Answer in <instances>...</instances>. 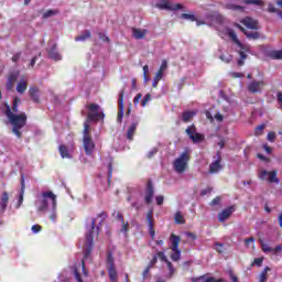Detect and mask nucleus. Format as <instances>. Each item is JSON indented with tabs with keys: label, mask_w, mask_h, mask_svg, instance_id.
<instances>
[{
	"label": "nucleus",
	"mask_w": 282,
	"mask_h": 282,
	"mask_svg": "<svg viewBox=\"0 0 282 282\" xmlns=\"http://www.w3.org/2000/svg\"><path fill=\"white\" fill-rule=\"evenodd\" d=\"M181 19H184L185 21H196V25H204L208 22H199L196 18L195 14L193 13H182ZM209 25H214L216 30L218 31V34L220 39H230L232 43H235L238 46V53H239V58H238V65L241 67L245 63V61L248 58V54H250V46L249 45H243L241 41H239V37H237V33L235 30L228 28L226 24V19H224L219 13H214L209 17Z\"/></svg>",
	"instance_id": "f257e3e1"
},
{
	"label": "nucleus",
	"mask_w": 282,
	"mask_h": 282,
	"mask_svg": "<svg viewBox=\"0 0 282 282\" xmlns=\"http://www.w3.org/2000/svg\"><path fill=\"white\" fill-rule=\"evenodd\" d=\"M34 204L37 215H46L50 221L56 224V219H58V203L55 194L52 192H42L36 195Z\"/></svg>",
	"instance_id": "f03ea898"
},
{
	"label": "nucleus",
	"mask_w": 282,
	"mask_h": 282,
	"mask_svg": "<svg viewBox=\"0 0 282 282\" xmlns=\"http://www.w3.org/2000/svg\"><path fill=\"white\" fill-rule=\"evenodd\" d=\"M19 102H21V99L15 97L12 108H10L8 104H3L1 107V111L7 116L9 123L12 126V133H14L17 138L23 135L21 130L25 127V122H28V116H25L24 112L17 113L19 111Z\"/></svg>",
	"instance_id": "7ed1b4c3"
},
{
	"label": "nucleus",
	"mask_w": 282,
	"mask_h": 282,
	"mask_svg": "<svg viewBox=\"0 0 282 282\" xmlns=\"http://www.w3.org/2000/svg\"><path fill=\"white\" fill-rule=\"evenodd\" d=\"M86 230L87 231L84 245V259L82 260V265L84 276H89V273L87 272V269H85V265H87V259H89V256L91 254V248H94V239L98 237V227H96V218H87Z\"/></svg>",
	"instance_id": "20e7f679"
},
{
	"label": "nucleus",
	"mask_w": 282,
	"mask_h": 282,
	"mask_svg": "<svg viewBox=\"0 0 282 282\" xmlns=\"http://www.w3.org/2000/svg\"><path fill=\"white\" fill-rule=\"evenodd\" d=\"M193 150L185 148L172 162V169L177 175H184L188 171V164L191 162V154Z\"/></svg>",
	"instance_id": "39448f33"
},
{
	"label": "nucleus",
	"mask_w": 282,
	"mask_h": 282,
	"mask_svg": "<svg viewBox=\"0 0 282 282\" xmlns=\"http://www.w3.org/2000/svg\"><path fill=\"white\" fill-rule=\"evenodd\" d=\"M84 137H83V147L86 155H93L94 149H96V143L91 139V126L87 122H84Z\"/></svg>",
	"instance_id": "423d86ee"
},
{
	"label": "nucleus",
	"mask_w": 282,
	"mask_h": 282,
	"mask_svg": "<svg viewBox=\"0 0 282 282\" xmlns=\"http://www.w3.org/2000/svg\"><path fill=\"white\" fill-rule=\"evenodd\" d=\"M152 8H158V10H167L170 12H175V10H182V4H172L169 0H152Z\"/></svg>",
	"instance_id": "0eeeda50"
},
{
	"label": "nucleus",
	"mask_w": 282,
	"mask_h": 282,
	"mask_svg": "<svg viewBox=\"0 0 282 282\" xmlns=\"http://www.w3.org/2000/svg\"><path fill=\"white\" fill-rule=\"evenodd\" d=\"M170 241L172 243L170 247L172 250L171 259L172 261H177L182 257V251L180 250V241H182V238L175 234H172L170 236Z\"/></svg>",
	"instance_id": "6e6552de"
},
{
	"label": "nucleus",
	"mask_w": 282,
	"mask_h": 282,
	"mask_svg": "<svg viewBox=\"0 0 282 282\" xmlns=\"http://www.w3.org/2000/svg\"><path fill=\"white\" fill-rule=\"evenodd\" d=\"M105 119V113L100 110V106L96 104H90L88 106V117L85 122L89 124L90 121H96V120H104Z\"/></svg>",
	"instance_id": "1a4fd4ad"
},
{
	"label": "nucleus",
	"mask_w": 282,
	"mask_h": 282,
	"mask_svg": "<svg viewBox=\"0 0 282 282\" xmlns=\"http://www.w3.org/2000/svg\"><path fill=\"white\" fill-rule=\"evenodd\" d=\"M108 274L111 282H118V271L116 270V262L113 260V253L108 252L107 254Z\"/></svg>",
	"instance_id": "9d476101"
},
{
	"label": "nucleus",
	"mask_w": 282,
	"mask_h": 282,
	"mask_svg": "<svg viewBox=\"0 0 282 282\" xmlns=\"http://www.w3.org/2000/svg\"><path fill=\"white\" fill-rule=\"evenodd\" d=\"M276 170L271 172L261 170L258 174V177L264 182H269L270 184H279L281 181L276 177Z\"/></svg>",
	"instance_id": "9b49d317"
},
{
	"label": "nucleus",
	"mask_w": 282,
	"mask_h": 282,
	"mask_svg": "<svg viewBox=\"0 0 282 282\" xmlns=\"http://www.w3.org/2000/svg\"><path fill=\"white\" fill-rule=\"evenodd\" d=\"M113 215L115 219H117V221L120 224V232L127 237V232H129V221L124 220V216H122L120 212H117Z\"/></svg>",
	"instance_id": "f8f14e48"
},
{
	"label": "nucleus",
	"mask_w": 282,
	"mask_h": 282,
	"mask_svg": "<svg viewBox=\"0 0 282 282\" xmlns=\"http://www.w3.org/2000/svg\"><path fill=\"white\" fill-rule=\"evenodd\" d=\"M263 87H265V82L253 80L248 84V91H250V94H261V91H263Z\"/></svg>",
	"instance_id": "ddd939ff"
},
{
	"label": "nucleus",
	"mask_w": 282,
	"mask_h": 282,
	"mask_svg": "<svg viewBox=\"0 0 282 282\" xmlns=\"http://www.w3.org/2000/svg\"><path fill=\"white\" fill-rule=\"evenodd\" d=\"M185 131L188 138L195 143L202 142V140H204L203 134L195 130V126L188 127Z\"/></svg>",
	"instance_id": "4468645a"
},
{
	"label": "nucleus",
	"mask_w": 282,
	"mask_h": 282,
	"mask_svg": "<svg viewBox=\"0 0 282 282\" xmlns=\"http://www.w3.org/2000/svg\"><path fill=\"white\" fill-rule=\"evenodd\" d=\"M232 213H235V206H230V207H227V208L223 209L218 214V221L224 223L227 219H230V216L232 215Z\"/></svg>",
	"instance_id": "2eb2a0df"
},
{
	"label": "nucleus",
	"mask_w": 282,
	"mask_h": 282,
	"mask_svg": "<svg viewBox=\"0 0 282 282\" xmlns=\"http://www.w3.org/2000/svg\"><path fill=\"white\" fill-rule=\"evenodd\" d=\"M158 257L160 260H162L164 263H166L167 269H169V276H173V274H175V268H173V263H171V261H169V258H166V254L162 251H160L158 253Z\"/></svg>",
	"instance_id": "dca6fc26"
},
{
	"label": "nucleus",
	"mask_w": 282,
	"mask_h": 282,
	"mask_svg": "<svg viewBox=\"0 0 282 282\" xmlns=\"http://www.w3.org/2000/svg\"><path fill=\"white\" fill-rule=\"evenodd\" d=\"M218 159L209 165V173H219L221 170V152L217 153Z\"/></svg>",
	"instance_id": "f3484780"
},
{
	"label": "nucleus",
	"mask_w": 282,
	"mask_h": 282,
	"mask_svg": "<svg viewBox=\"0 0 282 282\" xmlns=\"http://www.w3.org/2000/svg\"><path fill=\"white\" fill-rule=\"evenodd\" d=\"M241 23L248 28L249 30H258L259 25H258V22L257 20L252 19V18H245Z\"/></svg>",
	"instance_id": "a211bd4d"
},
{
	"label": "nucleus",
	"mask_w": 282,
	"mask_h": 282,
	"mask_svg": "<svg viewBox=\"0 0 282 282\" xmlns=\"http://www.w3.org/2000/svg\"><path fill=\"white\" fill-rule=\"evenodd\" d=\"M122 96L123 93H121L119 97V111L117 115V122H122V118H124V101Z\"/></svg>",
	"instance_id": "6ab92c4d"
},
{
	"label": "nucleus",
	"mask_w": 282,
	"mask_h": 282,
	"mask_svg": "<svg viewBox=\"0 0 282 282\" xmlns=\"http://www.w3.org/2000/svg\"><path fill=\"white\" fill-rule=\"evenodd\" d=\"M147 220H148V227H149L150 236L153 239L155 237V229H153V226H154V224H153V210L148 213Z\"/></svg>",
	"instance_id": "aec40b11"
},
{
	"label": "nucleus",
	"mask_w": 282,
	"mask_h": 282,
	"mask_svg": "<svg viewBox=\"0 0 282 282\" xmlns=\"http://www.w3.org/2000/svg\"><path fill=\"white\" fill-rule=\"evenodd\" d=\"M48 57H50L52 61H62V59H63V56L59 55V54L56 52V44H53L52 47L48 50Z\"/></svg>",
	"instance_id": "412c9836"
},
{
	"label": "nucleus",
	"mask_w": 282,
	"mask_h": 282,
	"mask_svg": "<svg viewBox=\"0 0 282 282\" xmlns=\"http://www.w3.org/2000/svg\"><path fill=\"white\" fill-rule=\"evenodd\" d=\"M193 282H226V280L215 279V278H206V275H202L199 278H193Z\"/></svg>",
	"instance_id": "4be33fe9"
},
{
	"label": "nucleus",
	"mask_w": 282,
	"mask_h": 282,
	"mask_svg": "<svg viewBox=\"0 0 282 282\" xmlns=\"http://www.w3.org/2000/svg\"><path fill=\"white\" fill-rule=\"evenodd\" d=\"M25 195V180H23V176H22V181H21V189H20V193H19V198H18V206L17 208H20L21 207V204H23V197Z\"/></svg>",
	"instance_id": "5701e85b"
},
{
	"label": "nucleus",
	"mask_w": 282,
	"mask_h": 282,
	"mask_svg": "<svg viewBox=\"0 0 282 282\" xmlns=\"http://www.w3.org/2000/svg\"><path fill=\"white\" fill-rule=\"evenodd\" d=\"M138 129V121L132 122L127 130V139L133 140V135L135 134V130Z\"/></svg>",
	"instance_id": "b1692460"
},
{
	"label": "nucleus",
	"mask_w": 282,
	"mask_h": 282,
	"mask_svg": "<svg viewBox=\"0 0 282 282\" xmlns=\"http://www.w3.org/2000/svg\"><path fill=\"white\" fill-rule=\"evenodd\" d=\"M9 199H10V196L8 195V192H3L2 197L0 199V208L2 213H6V208H8Z\"/></svg>",
	"instance_id": "393cba45"
},
{
	"label": "nucleus",
	"mask_w": 282,
	"mask_h": 282,
	"mask_svg": "<svg viewBox=\"0 0 282 282\" xmlns=\"http://www.w3.org/2000/svg\"><path fill=\"white\" fill-rule=\"evenodd\" d=\"M17 78H19V74L12 73L7 80V89H13L14 83H17Z\"/></svg>",
	"instance_id": "a878e982"
},
{
	"label": "nucleus",
	"mask_w": 282,
	"mask_h": 282,
	"mask_svg": "<svg viewBox=\"0 0 282 282\" xmlns=\"http://www.w3.org/2000/svg\"><path fill=\"white\" fill-rule=\"evenodd\" d=\"M29 94H30L32 100H34V102H39V98H41V90H39V88L31 87L29 90Z\"/></svg>",
	"instance_id": "bb28decb"
},
{
	"label": "nucleus",
	"mask_w": 282,
	"mask_h": 282,
	"mask_svg": "<svg viewBox=\"0 0 282 282\" xmlns=\"http://www.w3.org/2000/svg\"><path fill=\"white\" fill-rule=\"evenodd\" d=\"M18 94H25V91L28 90V80L22 79L18 83L17 87H15Z\"/></svg>",
	"instance_id": "cd10ccee"
},
{
	"label": "nucleus",
	"mask_w": 282,
	"mask_h": 282,
	"mask_svg": "<svg viewBox=\"0 0 282 282\" xmlns=\"http://www.w3.org/2000/svg\"><path fill=\"white\" fill-rule=\"evenodd\" d=\"M58 149H59L61 158L63 159L67 158L68 160L72 158V150H69L67 147L59 145Z\"/></svg>",
	"instance_id": "c85d7f7f"
},
{
	"label": "nucleus",
	"mask_w": 282,
	"mask_h": 282,
	"mask_svg": "<svg viewBox=\"0 0 282 282\" xmlns=\"http://www.w3.org/2000/svg\"><path fill=\"white\" fill-rule=\"evenodd\" d=\"M153 185L151 183L148 184L147 194H145V203L151 204L153 202Z\"/></svg>",
	"instance_id": "c756f323"
},
{
	"label": "nucleus",
	"mask_w": 282,
	"mask_h": 282,
	"mask_svg": "<svg viewBox=\"0 0 282 282\" xmlns=\"http://www.w3.org/2000/svg\"><path fill=\"white\" fill-rule=\"evenodd\" d=\"M132 36L137 40L144 39L147 36V30L132 29Z\"/></svg>",
	"instance_id": "7c9ffc66"
},
{
	"label": "nucleus",
	"mask_w": 282,
	"mask_h": 282,
	"mask_svg": "<svg viewBox=\"0 0 282 282\" xmlns=\"http://www.w3.org/2000/svg\"><path fill=\"white\" fill-rule=\"evenodd\" d=\"M87 39H91V32L84 31L80 35L75 37V41L77 42H85Z\"/></svg>",
	"instance_id": "2f4dec72"
},
{
	"label": "nucleus",
	"mask_w": 282,
	"mask_h": 282,
	"mask_svg": "<svg viewBox=\"0 0 282 282\" xmlns=\"http://www.w3.org/2000/svg\"><path fill=\"white\" fill-rule=\"evenodd\" d=\"M196 111H185L183 112V122H191L193 118L196 116Z\"/></svg>",
	"instance_id": "473e14b6"
},
{
	"label": "nucleus",
	"mask_w": 282,
	"mask_h": 282,
	"mask_svg": "<svg viewBox=\"0 0 282 282\" xmlns=\"http://www.w3.org/2000/svg\"><path fill=\"white\" fill-rule=\"evenodd\" d=\"M174 221H175V224H186V219H184V215L182 214V212L175 213Z\"/></svg>",
	"instance_id": "72a5a7b5"
},
{
	"label": "nucleus",
	"mask_w": 282,
	"mask_h": 282,
	"mask_svg": "<svg viewBox=\"0 0 282 282\" xmlns=\"http://www.w3.org/2000/svg\"><path fill=\"white\" fill-rule=\"evenodd\" d=\"M269 56L273 58L274 61H282V50L280 51H271L269 53Z\"/></svg>",
	"instance_id": "f704fd0d"
},
{
	"label": "nucleus",
	"mask_w": 282,
	"mask_h": 282,
	"mask_svg": "<svg viewBox=\"0 0 282 282\" xmlns=\"http://www.w3.org/2000/svg\"><path fill=\"white\" fill-rule=\"evenodd\" d=\"M163 76H164V74L158 70L154 76V79L152 82V87H158V85H159L161 78H163Z\"/></svg>",
	"instance_id": "c9c22d12"
},
{
	"label": "nucleus",
	"mask_w": 282,
	"mask_h": 282,
	"mask_svg": "<svg viewBox=\"0 0 282 282\" xmlns=\"http://www.w3.org/2000/svg\"><path fill=\"white\" fill-rule=\"evenodd\" d=\"M247 6H260L263 7V0H243Z\"/></svg>",
	"instance_id": "e433bc0d"
},
{
	"label": "nucleus",
	"mask_w": 282,
	"mask_h": 282,
	"mask_svg": "<svg viewBox=\"0 0 282 282\" xmlns=\"http://www.w3.org/2000/svg\"><path fill=\"white\" fill-rule=\"evenodd\" d=\"M270 267H267L263 272L259 276V282H265L268 281V272H270Z\"/></svg>",
	"instance_id": "4c0bfd02"
},
{
	"label": "nucleus",
	"mask_w": 282,
	"mask_h": 282,
	"mask_svg": "<svg viewBox=\"0 0 282 282\" xmlns=\"http://www.w3.org/2000/svg\"><path fill=\"white\" fill-rule=\"evenodd\" d=\"M220 61H223V63H231L232 62V55L228 54V53H224L219 56Z\"/></svg>",
	"instance_id": "58836bf2"
},
{
	"label": "nucleus",
	"mask_w": 282,
	"mask_h": 282,
	"mask_svg": "<svg viewBox=\"0 0 282 282\" xmlns=\"http://www.w3.org/2000/svg\"><path fill=\"white\" fill-rule=\"evenodd\" d=\"M226 9L227 10H240L241 12H243V7L237 6V4H232V3H227L226 4Z\"/></svg>",
	"instance_id": "ea45409f"
},
{
	"label": "nucleus",
	"mask_w": 282,
	"mask_h": 282,
	"mask_svg": "<svg viewBox=\"0 0 282 282\" xmlns=\"http://www.w3.org/2000/svg\"><path fill=\"white\" fill-rule=\"evenodd\" d=\"M260 246L262 248V252H273L274 251V249H272L270 247V245H268V243H265L263 241L260 242Z\"/></svg>",
	"instance_id": "a19ab883"
},
{
	"label": "nucleus",
	"mask_w": 282,
	"mask_h": 282,
	"mask_svg": "<svg viewBox=\"0 0 282 282\" xmlns=\"http://www.w3.org/2000/svg\"><path fill=\"white\" fill-rule=\"evenodd\" d=\"M245 34L248 39H252L253 41H257V39H259V32H245Z\"/></svg>",
	"instance_id": "79ce46f5"
},
{
	"label": "nucleus",
	"mask_w": 282,
	"mask_h": 282,
	"mask_svg": "<svg viewBox=\"0 0 282 282\" xmlns=\"http://www.w3.org/2000/svg\"><path fill=\"white\" fill-rule=\"evenodd\" d=\"M166 67H169V62H166V59H163L158 72L164 74V72H166Z\"/></svg>",
	"instance_id": "37998d69"
},
{
	"label": "nucleus",
	"mask_w": 282,
	"mask_h": 282,
	"mask_svg": "<svg viewBox=\"0 0 282 282\" xmlns=\"http://www.w3.org/2000/svg\"><path fill=\"white\" fill-rule=\"evenodd\" d=\"M54 14H56V11L48 10V11L44 12L42 17H43V19H50V18L54 17Z\"/></svg>",
	"instance_id": "c03bdc74"
},
{
	"label": "nucleus",
	"mask_w": 282,
	"mask_h": 282,
	"mask_svg": "<svg viewBox=\"0 0 282 282\" xmlns=\"http://www.w3.org/2000/svg\"><path fill=\"white\" fill-rule=\"evenodd\" d=\"M263 129H265V126L261 124V126H258L254 130V134L256 135H262L263 134Z\"/></svg>",
	"instance_id": "a18cd8bd"
},
{
	"label": "nucleus",
	"mask_w": 282,
	"mask_h": 282,
	"mask_svg": "<svg viewBox=\"0 0 282 282\" xmlns=\"http://www.w3.org/2000/svg\"><path fill=\"white\" fill-rule=\"evenodd\" d=\"M151 102V95H145L141 101V106L144 107L145 105H149Z\"/></svg>",
	"instance_id": "49530a36"
},
{
	"label": "nucleus",
	"mask_w": 282,
	"mask_h": 282,
	"mask_svg": "<svg viewBox=\"0 0 282 282\" xmlns=\"http://www.w3.org/2000/svg\"><path fill=\"white\" fill-rule=\"evenodd\" d=\"M251 265H257L258 268H261L263 265V258H256Z\"/></svg>",
	"instance_id": "de8ad7c7"
},
{
	"label": "nucleus",
	"mask_w": 282,
	"mask_h": 282,
	"mask_svg": "<svg viewBox=\"0 0 282 282\" xmlns=\"http://www.w3.org/2000/svg\"><path fill=\"white\" fill-rule=\"evenodd\" d=\"M267 140L269 142H274L276 140V133L275 132H269L267 135Z\"/></svg>",
	"instance_id": "09e8293b"
},
{
	"label": "nucleus",
	"mask_w": 282,
	"mask_h": 282,
	"mask_svg": "<svg viewBox=\"0 0 282 282\" xmlns=\"http://www.w3.org/2000/svg\"><path fill=\"white\" fill-rule=\"evenodd\" d=\"M229 76H231V78H245L246 75L243 73H229Z\"/></svg>",
	"instance_id": "8fccbe9b"
},
{
	"label": "nucleus",
	"mask_w": 282,
	"mask_h": 282,
	"mask_svg": "<svg viewBox=\"0 0 282 282\" xmlns=\"http://www.w3.org/2000/svg\"><path fill=\"white\" fill-rule=\"evenodd\" d=\"M214 248H215V250H216L217 252H219V253L224 252V245H223V243L216 242V243L214 245Z\"/></svg>",
	"instance_id": "3c124183"
},
{
	"label": "nucleus",
	"mask_w": 282,
	"mask_h": 282,
	"mask_svg": "<svg viewBox=\"0 0 282 282\" xmlns=\"http://www.w3.org/2000/svg\"><path fill=\"white\" fill-rule=\"evenodd\" d=\"M268 12H271V13H275V14H278L279 9H276V7H274V4L269 3Z\"/></svg>",
	"instance_id": "603ef678"
},
{
	"label": "nucleus",
	"mask_w": 282,
	"mask_h": 282,
	"mask_svg": "<svg viewBox=\"0 0 282 282\" xmlns=\"http://www.w3.org/2000/svg\"><path fill=\"white\" fill-rule=\"evenodd\" d=\"M97 219H100L99 224H102V221L107 219V214L105 212H101L100 214H98Z\"/></svg>",
	"instance_id": "864d4df0"
},
{
	"label": "nucleus",
	"mask_w": 282,
	"mask_h": 282,
	"mask_svg": "<svg viewBox=\"0 0 282 282\" xmlns=\"http://www.w3.org/2000/svg\"><path fill=\"white\" fill-rule=\"evenodd\" d=\"M156 204L158 206H162L164 204V196H156Z\"/></svg>",
	"instance_id": "5fc2aeb1"
},
{
	"label": "nucleus",
	"mask_w": 282,
	"mask_h": 282,
	"mask_svg": "<svg viewBox=\"0 0 282 282\" xmlns=\"http://www.w3.org/2000/svg\"><path fill=\"white\" fill-rule=\"evenodd\" d=\"M221 202L220 197H216L212 200L210 206H219V203Z\"/></svg>",
	"instance_id": "6e6d98bb"
},
{
	"label": "nucleus",
	"mask_w": 282,
	"mask_h": 282,
	"mask_svg": "<svg viewBox=\"0 0 282 282\" xmlns=\"http://www.w3.org/2000/svg\"><path fill=\"white\" fill-rule=\"evenodd\" d=\"M32 232H41V225H33L31 228Z\"/></svg>",
	"instance_id": "4d7b16f0"
},
{
	"label": "nucleus",
	"mask_w": 282,
	"mask_h": 282,
	"mask_svg": "<svg viewBox=\"0 0 282 282\" xmlns=\"http://www.w3.org/2000/svg\"><path fill=\"white\" fill-rule=\"evenodd\" d=\"M215 120H217V122H224V115L217 112L215 115Z\"/></svg>",
	"instance_id": "13d9d810"
},
{
	"label": "nucleus",
	"mask_w": 282,
	"mask_h": 282,
	"mask_svg": "<svg viewBox=\"0 0 282 282\" xmlns=\"http://www.w3.org/2000/svg\"><path fill=\"white\" fill-rule=\"evenodd\" d=\"M99 39L105 43H109V36L105 35L104 33H99Z\"/></svg>",
	"instance_id": "bf43d9fd"
},
{
	"label": "nucleus",
	"mask_w": 282,
	"mask_h": 282,
	"mask_svg": "<svg viewBox=\"0 0 282 282\" xmlns=\"http://www.w3.org/2000/svg\"><path fill=\"white\" fill-rule=\"evenodd\" d=\"M229 278L231 279L232 282H239V280L237 279V275H235V273H232V271H229Z\"/></svg>",
	"instance_id": "052dcab7"
},
{
	"label": "nucleus",
	"mask_w": 282,
	"mask_h": 282,
	"mask_svg": "<svg viewBox=\"0 0 282 282\" xmlns=\"http://www.w3.org/2000/svg\"><path fill=\"white\" fill-rule=\"evenodd\" d=\"M140 100H142V94H138L134 99H133V102L134 105H138V102H140Z\"/></svg>",
	"instance_id": "680f3d73"
},
{
	"label": "nucleus",
	"mask_w": 282,
	"mask_h": 282,
	"mask_svg": "<svg viewBox=\"0 0 282 282\" xmlns=\"http://www.w3.org/2000/svg\"><path fill=\"white\" fill-rule=\"evenodd\" d=\"M278 105L282 109V93H278Z\"/></svg>",
	"instance_id": "e2e57ef3"
},
{
	"label": "nucleus",
	"mask_w": 282,
	"mask_h": 282,
	"mask_svg": "<svg viewBox=\"0 0 282 282\" xmlns=\"http://www.w3.org/2000/svg\"><path fill=\"white\" fill-rule=\"evenodd\" d=\"M75 280H76L77 282H85V281H83V278H80V274L78 273L77 270H75Z\"/></svg>",
	"instance_id": "0e129e2a"
},
{
	"label": "nucleus",
	"mask_w": 282,
	"mask_h": 282,
	"mask_svg": "<svg viewBox=\"0 0 282 282\" xmlns=\"http://www.w3.org/2000/svg\"><path fill=\"white\" fill-rule=\"evenodd\" d=\"M155 153H158V149L153 148L149 153H148V158H153L155 155Z\"/></svg>",
	"instance_id": "69168bd1"
},
{
	"label": "nucleus",
	"mask_w": 282,
	"mask_h": 282,
	"mask_svg": "<svg viewBox=\"0 0 282 282\" xmlns=\"http://www.w3.org/2000/svg\"><path fill=\"white\" fill-rule=\"evenodd\" d=\"M262 149L265 151V153H272V148H270L268 144H263Z\"/></svg>",
	"instance_id": "338daca9"
},
{
	"label": "nucleus",
	"mask_w": 282,
	"mask_h": 282,
	"mask_svg": "<svg viewBox=\"0 0 282 282\" xmlns=\"http://www.w3.org/2000/svg\"><path fill=\"white\" fill-rule=\"evenodd\" d=\"M19 58H21V53H15V54L12 56L13 63H17V61H19Z\"/></svg>",
	"instance_id": "774afa93"
}]
</instances>
